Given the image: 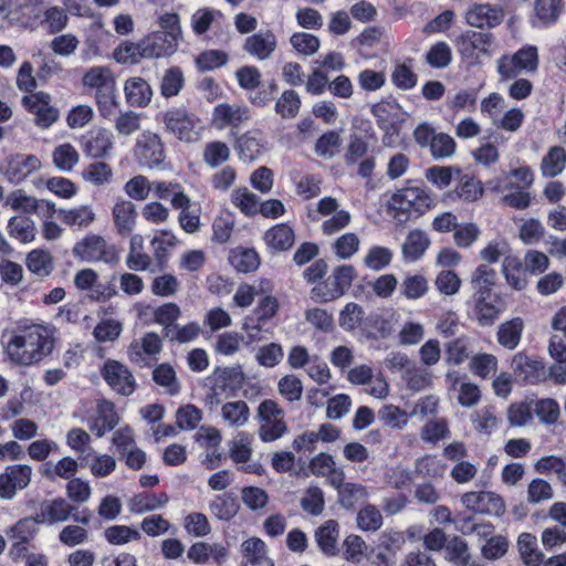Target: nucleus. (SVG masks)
<instances>
[{
	"label": "nucleus",
	"instance_id": "nucleus-33",
	"mask_svg": "<svg viewBox=\"0 0 566 566\" xmlns=\"http://www.w3.org/2000/svg\"><path fill=\"white\" fill-rule=\"evenodd\" d=\"M62 222L71 228L86 229L96 218L93 208L88 205H82L72 209H60Z\"/></svg>",
	"mask_w": 566,
	"mask_h": 566
},
{
	"label": "nucleus",
	"instance_id": "nucleus-41",
	"mask_svg": "<svg viewBox=\"0 0 566 566\" xmlns=\"http://www.w3.org/2000/svg\"><path fill=\"white\" fill-rule=\"evenodd\" d=\"M332 486L337 490L339 503L346 509H352L368 497L367 488L358 483L340 481L338 485Z\"/></svg>",
	"mask_w": 566,
	"mask_h": 566
},
{
	"label": "nucleus",
	"instance_id": "nucleus-37",
	"mask_svg": "<svg viewBox=\"0 0 566 566\" xmlns=\"http://www.w3.org/2000/svg\"><path fill=\"white\" fill-rule=\"evenodd\" d=\"M517 548L526 566H541L544 564V554L538 548L535 535L522 533L517 538Z\"/></svg>",
	"mask_w": 566,
	"mask_h": 566
},
{
	"label": "nucleus",
	"instance_id": "nucleus-63",
	"mask_svg": "<svg viewBox=\"0 0 566 566\" xmlns=\"http://www.w3.org/2000/svg\"><path fill=\"white\" fill-rule=\"evenodd\" d=\"M292 48L302 55H314L321 46V41L317 36L306 32H295L290 38Z\"/></svg>",
	"mask_w": 566,
	"mask_h": 566
},
{
	"label": "nucleus",
	"instance_id": "nucleus-6",
	"mask_svg": "<svg viewBox=\"0 0 566 566\" xmlns=\"http://www.w3.org/2000/svg\"><path fill=\"white\" fill-rule=\"evenodd\" d=\"M538 66V52L534 45H526L513 55H502L496 61V71L500 81L505 82L515 78L521 72L533 73Z\"/></svg>",
	"mask_w": 566,
	"mask_h": 566
},
{
	"label": "nucleus",
	"instance_id": "nucleus-55",
	"mask_svg": "<svg viewBox=\"0 0 566 566\" xmlns=\"http://www.w3.org/2000/svg\"><path fill=\"white\" fill-rule=\"evenodd\" d=\"M535 470L542 474L555 473L558 480L566 485V457H542L535 463Z\"/></svg>",
	"mask_w": 566,
	"mask_h": 566
},
{
	"label": "nucleus",
	"instance_id": "nucleus-13",
	"mask_svg": "<svg viewBox=\"0 0 566 566\" xmlns=\"http://www.w3.org/2000/svg\"><path fill=\"white\" fill-rule=\"evenodd\" d=\"M21 103L35 116V124L41 128H48L59 119L60 112L52 105V96L49 93L40 91L25 95Z\"/></svg>",
	"mask_w": 566,
	"mask_h": 566
},
{
	"label": "nucleus",
	"instance_id": "nucleus-50",
	"mask_svg": "<svg viewBox=\"0 0 566 566\" xmlns=\"http://www.w3.org/2000/svg\"><path fill=\"white\" fill-rule=\"evenodd\" d=\"M497 358L488 353H481L472 356L469 363L470 371L482 379L489 378L496 371Z\"/></svg>",
	"mask_w": 566,
	"mask_h": 566
},
{
	"label": "nucleus",
	"instance_id": "nucleus-23",
	"mask_svg": "<svg viewBox=\"0 0 566 566\" xmlns=\"http://www.w3.org/2000/svg\"><path fill=\"white\" fill-rule=\"evenodd\" d=\"M161 347L160 337L156 333L149 332L143 338L130 343L127 355L130 361L140 364L145 363L148 357L158 354Z\"/></svg>",
	"mask_w": 566,
	"mask_h": 566
},
{
	"label": "nucleus",
	"instance_id": "nucleus-30",
	"mask_svg": "<svg viewBox=\"0 0 566 566\" xmlns=\"http://www.w3.org/2000/svg\"><path fill=\"white\" fill-rule=\"evenodd\" d=\"M78 524H69L64 526L59 533V541L61 544L67 547H74L77 545H82L87 543L88 541V531L86 530V525L90 523V517L87 515L72 517Z\"/></svg>",
	"mask_w": 566,
	"mask_h": 566
},
{
	"label": "nucleus",
	"instance_id": "nucleus-32",
	"mask_svg": "<svg viewBox=\"0 0 566 566\" xmlns=\"http://www.w3.org/2000/svg\"><path fill=\"white\" fill-rule=\"evenodd\" d=\"M220 416L230 428L244 427L250 419V408L243 400L229 401L221 406Z\"/></svg>",
	"mask_w": 566,
	"mask_h": 566
},
{
	"label": "nucleus",
	"instance_id": "nucleus-51",
	"mask_svg": "<svg viewBox=\"0 0 566 566\" xmlns=\"http://www.w3.org/2000/svg\"><path fill=\"white\" fill-rule=\"evenodd\" d=\"M566 165V153L564 148L552 147L548 154L543 158L541 169L544 176L555 177L559 175Z\"/></svg>",
	"mask_w": 566,
	"mask_h": 566
},
{
	"label": "nucleus",
	"instance_id": "nucleus-60",
	"mask_svg": "<svg viewBox=\"0 0 566 566\" xmlns=\"http://www.w3.org/2000/svg\"><path fill=\"white\" fill-rule=\"evenodd\" d=\"M176 235L169 230H159L156 231L154 238L150 241V245L153 249L154 258L161 262L167 252L177 245Z\"/></svg>",
	"mask_w": 566,
	"mask_h": 566
},
{
	"label": "nucleus",
	"instance_id": "nucleus-40",
	"mask_svg": "<svg viewBox=\"0 0 566 566\" xmlns=\"http://www.w3.org/2000/svg\"><path fill=\"white\" fill-rule=\"evenodd\" d=\"M135 156L143 167L148 169L160 168L165 160L163 144H137Z\"/></svg>",
	"mask_w": 566,
	"mask_h": 566
},
{
	"label": "nucleus",
	"instance_id": "nucleus-14",
	"mask_svg": "<svg viewBox=\"0 0 566 566\" xmlns=\"http://www.w3.org/2000/svg\"><path fill=\"white\" fill-rule=\"evenodd\" d=\"M33 470L29 464L8 465L0 473V497L12 500L18 491L24 490L31 482Z\"/></svg>",
	"mask_w": 566,
	"mask_h": 566
},
{
	"label": "nucleus",
	"instance_id": "nucleus-16",
	"mask_svg": "<svg viewBox=\"0 0 566 566\" xmlns=\"http://www.w3.org/2000/svg\"><path fill=\"white\" fill-rule=\"evenodd\" d=\"M76 507L66 499L57 496L40 503L35 513V521L44 525H54L74 517Z\"/></svg>",
	"mask_w": 566,
	"mask_h": 566
},
{
	"label": "nucleus",
	"instance_id": "nucleus-10",
	"mask_svg": "<svg viewBox=\"0 0 566 566\" xmlns=\"http://www.w3.org/2000/svg\"><path fill=\"white\" fill-rule=\"evenodd\" d=\"M505 17V10L500 4L489 2H474L464 13L465 22L475 29H494L499 27Z\"/></svg>",
	"mask_w": 566,
	"mask_h": 566
},
{
	"label": "nucleus",
	"instance_id": "nucleus-22",
	"mask_svg": "<svg viewBox=\"0 0 566 566\" xmlns=\"http://www.w3.org/2000/svg\"><path fill=\"white\" fill-rule=\"evenodd\" d=\"M40 167V159L33 155H14L8 159L4 174L11 182H20Z\"/></svg>",
	"mask_w": 566,
	"mask_h": 566
},
{
	"label": "nucleus",
	"instance_id": "nucleus-61",
	"mask_svg": "<svg viewBox=\"0 0 566 566\" xmlns=\"http://www.w3.org/2000/svg\"><path fill=\"white\" fill-rule=\"evenodd\" d=\"M105 539L112 545H124L129 542L138 541L140 533L127 525H113L105 530Z\"/></svg>",
	"mask_w": 566,
	"mask_h": 566
},
{
	"label": "nucleus",
	"instance_id": "nucleus-64",
	"mask_svg": "<svg viewBox=\"0 0 566 566\" xmlns=\"http://www.w3.org/2000/svg\"><path fill=\"white\" fill-rule=\"evenodd\" d=\"M113 176L112 169L105 163L96 161L90 164L83 171L82 178L94 185L102 186L111 181Z\"/></svg>",
	"mask_w": 566,
	"mask_h": 566
},
{
	"label": "nucleus",
	"instance_id": "nucleus-53",
	"mask_svg": "<svg viewBox=\"0 0 566 566\" xmlns=\"http://www.w3.org/2000/svg\"><path fill=\"white\" fill-rule=\"evenodd\" d=\"M9 233L22 243L33 241L35 237L34 222L25 217H13L8 223Z\"/></svg>",
	"mask_w": 566,
	"mask_h": 566
},
{
	"label": "nucleus",
	"instance_id": "nucleus-3",
	"mask_svg": "<svg viewBox=\"0 0 566 566\" xmlns=\"http://www.w3.org/2000/svg\"><path fill=\"white\" fill-rule=\"evenodd\" d=\"M432 205L429 191L422 187H407L391 195L388 200L390 214L398 220H407L413 212L422 213Z\"/></svg>",
	"mask_w": 566,
	"mask_h": 566
},
{
	"label": "nucleus",
	"instance_id": "nucleus-56",
	"mask_svg": "<svg viewBox=\"0 0 566 566\" xmlns=\"http://www.w3.org/2000/svg\"><path fill=\"white\" fill-rule=\"evenodd\" d=\"M301 108V97L294 90H286L275 103V112L284 118H294Z\"/></svg>",
	"mask_w": 566,
	"mask_h": 566
},
{
	"label": "nucleus",
	"instance_id": "nucleus-15",
	"mask_svg": "<svg viewBox=\"0 0 566 566\" xmlns=\"http://www.w3.org/2000/svg\"><path fill=\"white\" fill-rule=\"evenodd\" d=\"M4 205L15 211L36 213L48 218H51L56 211L54 202L36 199L35 197L27 195L25 191L21 189L10 192L6 198Z\"/></svg>",
	"mask_w": 566,
	"mask_h": 566
},
{
	"label": "nucleus",
	"instance_id": "nucleus-4",
	"mask_svg": "<svg viewBox=\"0 0 566 566\" xmlns=\"http://www.w3.org/2000/svg\"><path fill=\"white\" fill-rule=\"evenodd\" d=\"M255 419L259 422V438L263 442L276 441L287 432L284 410L275 400H263L256 408Z\"/></svg>",
	"mask_w": 566,
	"mask_h": 566
},
{
	"label": "nucleus",
	"instance_id": "nucleus-18",
	"mask_svg": "<svg viewBox=\"0 0 566 566\" xmlns=\"http://www.w3.org/2000/svg\"><path fill=\"white\" fill-rule=\"evenodd\" d=\"M160 39V35L154 34L138 44L125 43L116 49L114 56L120 63H135L139 57H159L164 53L161 48H157V40Z\"/></svg>",
	"mask_w": 566,
	"mask_h": 566
},
{
	"label": "nucleus",
	"instance_id": "nucleus-25",
	"mask_svg": "<svg viewBox=\"0 0 566 566\" xmlns=\"http://www.w3.org/2000/svg\"><path fill=\"white\" fill-rule=\"evenodd\" d=\"M124 94L130 106L146 107L151 101L153 90L146 80L134 76L125 81Z\"/></svg>",
	"mask_w": 566,
	"mask_h": 566
},
{
	"label": "nucleus",
	"instance_id": "nucleus-21",
	"mask_svg": "<svg viewBox=\"0 0 566 566\" xmlns=\"http://www.w3.org/2000/svg\"><path fill=\"white\" fill-rule=\"evenodd\" d=\"M85 87L94 88L97 94L115 93L116 82L112 71L107 66H93L88 69L82 78Z\"/></svg>",
	"mask_w": 566,
	"mask_h": 566
},
{
	"label": "nucleus",
	"instance_id": "nucleus-47",
	"mask_svg": "<svg viewBox=\"0 0 566 566\" xmlns=\"http://www.w3.org/2000/svg\"><path fill=\"white\" fill-rule=\"evenodd\" d=\"M67 22L69 17L66 10L61 7L53 6L43 12L41 24L49 34H57L66 28Z\"/></svg>",
	"mask_w": 566,
	"mask_h": 566
},
{
	"label": "nucleus",
	"instance_id": "nucleus-59",
	"mask_svg": "<svg viewBox=\"0 0 566 566\" xmlns=\"http://www.w3.org/2000/svg\"><path fill=\"white\" fill-rule=\"evenodd\" d=\"M153 379L157 385L164 387L169 395H177L180 390L176 371L168 364L157 366L153 371Z\"/></svg>",
	"mask_w": 566,
	"mask_h": 566
},
{
	"label": "nucleus",
	"instance_id": "nucleus-48",
	"mask_svg": "<svg viewBox=\"0 0 566 566\" xmlns=\"http://www.w3.org/2000/svg\"><path fill=\"white\" fill-rule=\"evenodd\" d=\"M27 268L38 276H48L53 270L51 254L44 250H32L27 256Z\"/></svg>",
	"mask_w": 566,
	"mask_h": 566
},
{
	"label": "nucleus",
	"instance_id": "nucleus-20",
	"mask_svg": "<svg viewBox=\"0 0 566 566\" xmlns=\"http://www.w3.org/2000/svg\"><path fill=\"white\" fill-rule=\"evenodd\" d=\"M250 117V111L245 106L219 104L212 113V125L218 129L235 127Z\"/></svg>",
	"mask_w": 566,
	"mask_h": 566
},
{
	"label": "nucleus",
	"instance_id": "nucleus-7",
	"mask_svg": "<svg viewBox=\"0 0 566 566\" xmlns=\"http://www.w3.org/2000/svg\"><path fill=\"white\" fill-rule=\"evenodd\" d=\"M243 379V374L237 368L216 369L206 380L208 394L207 403L218 406L223 399L233 395Z\"/></svg>",
	"mask_w": 566,
	"mask_h": 566
},
{
	"label": "nucleus",
	"instance_id": "nucleus-29",
	"mask_svg": "<svg viewBox=\"0 0 566 566\" xmlns=\"http://www.w3.org/2000/svg\"><path fill=\"white\" fill-rule=\"evenodd\" d=\"M431 241L428 234L420 229L409 231L402 243V256L407 262L419 260L428 250Z\"/></svg>",
	"mask_w": 566,
	"mask_h": 566
},
{
	"label": "nucleus",
	"instance_id": "nucleus-34",
	"mask_svg": "<svg viewBox=\"0 0 566 566\" xmlns=\"http://www.w3.org/2000/svg\"><path fill=\"white\" fill-rule=\"evenodd\" d=\"M515 374L527 382H536L544 374V365L542 361L531 359L526 355L518 353L512 360Z\"/></svg>",
	"mask_w": 566,
	"mask_h": 566
},
{
	"label": "nucleus",
	"instance_id": "nucleus-28",
	"mask_svg": "<svg viewBox=\"0 0 566 566\" xmlns=\"http://www.w3.org/2000/svg\"><path fill=\"white\" fill-rule=\"evenodd\" d=\"M523 331V318L513 317L499 325L496 331V340L502 347L513 350L520 345Z\"/></svg>",
	"mask_w": 566,
	"mask_h": 566
},
{
	"label": "nucleus",
	"instance_id": "nucleus-5",
	"mask_svg": "<svg viewBox=\"0 0 566 566\" xmlns=\"http://www.w3.org/2000/svg\"><path fill=\"white\" fill-rule=\"evenodd\" d=\"M460 55L471 64L481 63L483 57H491L495 52V39L490 32L467 30L455 40Z\"/></svg>",
	"mask_w": 566,
	"mask_h": 566
},
{
	"label": "nucleus",
	"instance_id": "nucleus-35",
	"mask_svg": "<svg viewBox=\"0 0 566 566\" xmlns=\"http://www.w3.org/2000/svg\"><path fill=\"white\" fill-rule=\"evenodd\" d=\"M264 241L274 251H286L294 244V231L285 223L276 224L264 233Z\"/></svg>",
	"mask_w": 566,
	"mask_h": 566
},
{
	"label": "nucleus",
	"instance_id": "nucleus-12",
	"mask_svg": "<svg viewBox=\"0 0 566 566\" xmlns=\"http://www.w3.org/2000/svg\"><path fill=\"white\" fill-rule=\"evenodd\" d=\"M461 503L475 514L497 517L502 516L506 510L502 496L491 491L467 492L461 496Z\"/></svg>",
	"mask_w": 566,
	"mask_h": 566
},
{
	"label": "nucleus",
	"instance_id": "nucleus-11",
	"mask_svg": "<svg viewBox=\"0 0 566 566\" xmlns=\"http://www.w3.org/2000/svg\"><path fill=\"white\" fill-rule=\"evenodd\" d=\"M106 384L120 396H130L136 389V379L129 368L123 363L107 359L101 370Z\"/></svg>",
	"mask_w": 566,
	"mask_h": 566
},
{
	"label": "nucleus",
	"instance_id": "nucleus-26",
	"mask_svg": "<svg viewBox=\"0 0 566 566\" xmlns=\"http://www.w3.org/2000/svg\"><path fill=\"white\" fill-rule=\"evenodd\" d=\"M112 216L115 228L120 235H128L133 232L137 212L132 201L118 200L113 208Z\"/></svg>",
	"mask_w": 566,
	"mask_h": 566
},
{
	"label": "nucleus",
	"instance_id": "nucleus-45",
	"mask_svg": "<svg viewBox=\"0 0 566 566\" xmlns=\"http://www.w3.org/2000/svg\"><path fill=\"white\" fill-rule=\"evenodd\" d=\"M533 182V172L528 167H520L501 178L495 186L496 190L525 189Z\"/></svg>",
	"mask_w": 566,
	"mask_h": 566
},
{
	"label": "nucleus",
	"instance_id": "nucleus-57",
	"mask_svg": "<svg viewBox=\"0 0 566 566\" xmlns=\"http://www.w3.org/2000/svg\"><path fill=\"white\" fill-rule=\"evenodd\" d=\"M544 237L545 228L538 219H527L518 228V239L525 245L537 244L544 239Z\"/></svg>",
	"mask_w": 566,
	"mask_h": 566
},
{
	"label": "nucleus",
	"instance_id": "nucleus-58",
	"mask_svg": "<svg viewBox=\"0 0 566 566\" xmlns=\"http://www.w3.org/2000/svg\"><path fill=\"white\" fill-rule=\"evenodd\" d=\"M428 281L423 275H408L400 285V293L408 300H418L427 294Z\"/></svg>",
	"mask_w": 566,
	"mask_h": 566
},
{
	"label": "nucleus",
	"instance_id": "nucleus-2",
	"mask_svg": "<svg viewBox=\"0 0 566 566\" xmlns=\"http://www.w3.org/2000/svg\"><path fill=\"white\" fill-rule=\"evenodd\" d=\"M73 417L86 424L97 438L112 431L119 422L114 403L106 399L82 401L74 410Z\"/></svg>",
	"mask_w": 566,
	"mask_h": 566
},
{
	"label": "nucleus",
	"instance_id": "nucleus-49",
	"mask_svg": "<svg viewBox=\"0 0 566 566\" xmlns=\"http://www.w3.org/2000/svg\"><path fill=\"white\" fill-rule=\"evenodd\" d=\"M233 268L242 273L255 271L260 265V258L253 249H238L230 255Z\"/></svg>",
	"mask_w": 566,
	"mask_h": 566
},
{
	"label": "nucleus",
	"instance_id": "nucleus-27",
	"mask_svg": "<svg viewBox=\"0 0 566 566\" xmlns=\"http://www.w3.org/2000/svg\"><path fill=\"white\" fill-rule=\"evenodd\" d=\"M273 289V283L266 279L259 280L254 284H241L233 295V303L238 307L247 308L253 304L256 296L272 293Z\"/></svg>",
	"mask_w": 566,
	"mask_h": 566
},
{
	"label": "nucleus",
	"instance_id": "nucleus-54",
	"mask_svg": "<svg viewBox=\"0 0 566 566\" xmlns=\"http://www.w3.org/2000/svg\"><path fill=\"white\" fill-rule=\"evenodd\" d=\"M84 460L91 474L95 478H106L117 468L116 459L109 454L94 453L91 460L88 457Z\"/></svg>",
	"mask_w": 566,
	"mask_h": 566
},
{
	"label": "nucleus",
	"instance_id": "nucleus-62",
	"mask_svg": "<svg viewBox=\"0 0 566 566\" xmlns=\"http://www.w3.org/2000/svg\"><path fill=\"white\" fill-rule=\"evenodd\" d=\"M420 437L429 443H437L450 437L448 421L443 418L428 421L421 429Z\"/></svg>",
	"mask_w": 566,
	"mask_h": 566
},
{
	"label": "nucleus",
	"instance_id": "nucleus-39",
	"mask_svg": "<svg viewBox=\"0 0 566 566\" xmlns=\"http://www.w3.org/2000/svg\"><path fill=\"white\" fill-rule=\"evenodd\" d=\"M168 503L166 493H139L129 501V511L134 514H144L164 507Z\"/></svg>",
	"mask_w": 566,
	"mask_h": 566
},
{
	"label": "nucleus",
	"instance_id": "nucleus-36",
	"mask_svg": "<svg viewBox=\"0 0 566 566\" xmlns=\"http://www.w3.org/2000/svg\"><path fill=\"white\" fill-rule=\"evenodd\" d=\"M471 422L473 429L483 436H491L495 432L500 424V419L496 416L495 408L493 406H484L471 413Z\"/></svg>",
	"mask_w": 566,
	"mask_h": 566
},
{
	"label": "nucleus",
	"instance_id": "nucleus-1",
	"mask_svg": "<svg viewBox=\"0 0 566 566\" xmlns=\"http://www.w3.org/2000/svg\"><path fill=\"white\" fill-rule=\"evenodd\" d=\"M53 344L51 331L35 324L15 331L7 344L6 353L12 363L30 366L50 355Z\"/></svg>",
	"mask_w": 566,
	"mask_h": 566
},
{
	"label": "nucleus",
	"instance_id": "nucleus-31",
	"mask_svg": "<svg viewBox=\"0 0 566 566\" xmlns=\"http://www.w3.org/2000/svg\"><path fill=\"white\" fill-rule=\"evenodd\" d=\"M243 566H273L266 555V545L259 537H251L241 545Z\"/></svg>",
	"mask_w": 566,
	"mask_h": 566
},
{
	"label": "nucleus",
	"instance_id": "nucleus-52",
	"mask_svg": "<svg viewBox=\"0 0 566 566\" xmlns=\"http://www.w3.org/2000/svg\"><path fill=\"white\" fill-rule=\"evenodd\" d=\"M232 203L245 216H254L260 210V201L256 195L247 188H238L231 195Z\"/></svg>",
	"mask_w": 566,
	"mask_h": 566
},
{
	"label": "nucleus",
	"instance_id": "nucleus-9",
	"mask_svg": "<svg viewBox=\"0 0 566 566\" xmlns=\"http://www.w3.org/2000/svg\"><path fill=\"white\" fill-rule=\"evenodd\" d=\"M473 314L480 326H492L506 311L505 301L496 293L480 292L472 295Z\"/></svg>",
	"mask_w": 566,
	"mask_h": 566
},
{
	"label": "nucleus",
	"instance_id": "nucleus-38",
	"mask_svg": "<svg viewBox=\"0 0 566 566\" xmlns=\"http://www.w3.org/2000/svg\"><path fill=\"white\" fill-rule=\"evenodd\" d=\"M315 539L319 549L327 556H335L338 552V523L329 520L321 525L315 532Z\"/></svg>",
	"mask_w": 566,
	"mask_h": 566
},
{
	"label": "nucleus",
	"instance_id": "nucleus-42",
	"mask_svg": "<svg viewBox=\"0 0 566 566\" xmlns=\"http://www.w3.org/2000/svg\"><path fill=\"white\" fill-rule=\"evenodd\" d=\"M38 524L40 523L35 521V515L32 517H23L11 525L6 534L10 541L30 543L39 533Z\"/></svg>",
	"mask_w": 566,
	"mask_h": 566
},
{
	"label": "nucleus",
	"instance_id": "nucleus-8",
	"mask_svg": "<svg viewBox=\"0 0 566 566\" xmlns=\"http://www.w3.org/2000/svg\"><path fill=\"white\" fill-rule=\"evenodd\" d=\"M72 253L87 263H114L118 260V251L115 245L108 244L104 237L94 233L87 234L76 242Z\"/></svg>",
	"mask_w": 566,
	"mask_h": 566
},
{
	"label": "nucleus",
	"instance_id": "nucleus-43",
	"mask_svg": "<svg viewBox=\"0 0 566 566\" xmlns=\"http://www.w3.org/2000/svg\"><path fill=\"white\" fill-rule=\"evenodd\" d=\"M497 273L494 269L486 264H480L472 272L470 284L473 289V294L480 292H492V287L496 284Z\"/></svg>",
	"mask_w": 566,
	"mask_h": 566
},
{
	"label": "nucleus",
	"instance_id": "nucleus-46",
	"mask_svg": "<svg viewBox=\"0 0 566 566\" xmlns=\"http://www.w3.org/2000/svg\"><path fill=\"white\" fill-rule=\"evenodd\" d=\"M211 514L219 520L229 521L235 516L239 510L238 501L230 494L216 496L209 504Z\"/></svg>",
	"mask_w": 566,
	"mask_h": 566
},
{
	"label": "nucleus",
	"instance_id": "nucleus-24",
	"mask_svg": "<svg viewBox=\"0 0 566 566\" xmlns=\"http://www.w3.org/2000/svg\"><path fill=\"white\" fill-rule=\"evenodd\" d=\"M310 470L316 476L326 478L331 485H338L345 479L344 470L336 467L331 454L324 452L312 458Z\"/></svg>",
	"mask_w": 566,
	"mask_h": 566
},
{
	"label": "nucleus",
	"instance_id": "nucleus-19",
	"mask_svg": "<svg viewBox=\"0 0 566 566\" xmlns=\"http://www.w3.org/2000/svg\"><path fill=\"white\" fill-rule=\"evenodd\" d=\"M277 40L270 31H261L248 36L243 43V50L256 60H268L276 50Z\"/></svg>",
	"mask_w": 566,
	"mask_h": 566
},
{
	"label": "nucleus",
	"instance_id": "nucleus-17",
	"mask_svg": "<svg viewBox=\"0 0 566 566\" xmlns=\"http://www.w3.org/2000/svg\"><path fill=\"white\" fill-rule=\"evenodd\" d=\"M165 123L167 129L180 142H196L200 138V130L203 128L200 120L178 111L169 112Z\"/></svg>",
	"mask_w": 566,
	"mask_h": 566
},
{
	"label": "nucleus",
	"instance_id": "nucleus-44",
	"mask_svg": "<svg viewBox=\"0 0 566 566\" xmlns=\"http://www.w3.org/2000/svg\"><path fill=\"white\" fill-rule=\"evenodd\" d=\"M564 10V0H535V14L544 24H554L559 19Z\"/></svg>",
	"mask_w": 566,
	"mask_h": 566
}]
</instances>
